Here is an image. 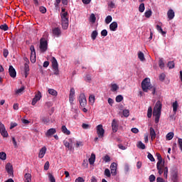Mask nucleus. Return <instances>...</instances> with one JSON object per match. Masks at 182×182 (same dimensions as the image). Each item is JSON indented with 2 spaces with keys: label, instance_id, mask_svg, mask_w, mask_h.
Instances as JSON below:
<instances>
[{
  "label": "nucleus",
  "instance_id": "412c9836",
  "mask_svg": "<svg viewBox=\"0 0 182 182\" xmlns=\"http://www.w3.org/2000/svg\"><path fill=\"white\" fill-rule=\"evenodd\" d=\"M109 29L112 32H115V31H117V22L113 21L110 25H109Z\"/></svg>",
  "mask_w": 182,
  "mask_h": 182
},
{
  "label": "nucleus",
  "instance_id": "f8f14e48",
  "mask_svg": "<svg viewBox=\"0 0 182 182\" xmlns=\"http://www.w3.org/2000/svg\"><path fill=\"white\" fill-rule=\"evenodd\" d=\"M112 129L114 133H116L119 130V121L113 119L112 122Z\"/></svg>",
  "mask_w": 182,
  "mask_h": 182
},
{
  "label": "nucleus",
  "instance_id": "f03ea898",
  "mask_svg": "<svg viewBox=\"0 0 182 182\" xmlns=\"http://www.w3.org/2000/svg\"><path fill=\"white\" fill-rule=\"evenodd\" d=\"M161 107H163L161 102L157 101L153 111V115L155 117V123H159L160 121V116H161Z\"/></svg>",
  "mask_w": 182,
  "mask_h": 182
},
{
  "label": "nucleus",
  "instance_id": "a878e982",
  "mask_svg": "<svg viewBox=\"0 0 182 182\" xmlns=\"http://www.w3.org/2000/svg\"><path fill=\"white\" fill-rule=\"evenodd\" d=\"M32 181V175L29 173L24 175V182H31Z\"/></svg>",
  "mask_w": 182,
  "mask_h": 182
},
{
  "label": "nucleus",
  "instance_id": "69168bd1",
  "mask_svg": "<svg viewBox=\"0 0 182 182\" xmlns=\"http://www.w3.org/2000/svg\"><path fill=\"white\" fill-rule=\"evenodd\" d=\"M102 36H107V30L104 29L101 31Z\"/></svg>",
  "mask_w": 182,
  "mask_h": 182
},
{
  "label": "nucleus",
  "instance_id": "a19ab883",
  "mask_svg": "<svg viewBox=\"0 0 182 182\" xmlns=\"http://www.w3.org/2000/svg\"><path fill=\"white\" fill-rule=\"evenodd\" d=\"M0 160H6V154L5 152H0Z\"/></svg>",
  "mask_w": 182,
  "mask_h": 182
},
{
  "label": "nucleus",
  "instance_id": "6e6d98bb",
  "mask_svg": "<svg viewBox=\"0 0 182 182\" xmlns=\"http://www.w3.org/2000/svg\"><path fill=\"white\" fill-rule=\"evenodd\" d=\"M0 29H1V31H8V25L6 24L1 25Z\"/></svg>",
  "mask_w": 182,
  "mask_h": 182
},
{
  "label": "nucleus",
  "instance_id": "864d4df0",
  "mask_svg": "<svg viewBox=\"0 0 182 182\" xmlns=\"http://www.w3.org/2000/svg\"><path fill=\"white\" fill-rule=\"evenodd\" d=\"M122 100H123V96H122V95H117V96L116 97V102H117V103H120V102H122Z\"/></svg>",
  "mask_w": 182,
  "mask_h": 182
},
{
  "label": "nucleus",
  "instance_id": "9d476101",
  "mask_svg": "<svg viewBox=\"0 0 182 182\" xmlns=\"http://www.w3.org/2000/svg\"><path fill=\"white\" fill-rule=\"evenodd\" d=\"M0 133L3 137H8L9 136L6 129H5V125L2 123H0Z\"/></svg>",
  "mask_w": 182,
  "mask_h": 182
},
{
  "label": "nucleus",
  "instance_id": "603ef678",
  "mask_svg": "<svg viewBox=\"0 0 182 182\" xmlns=\"http://www.w3.org/2000/svg\"><path fill=\"white\" fill-rule=\"evenodd\" d=\"M144 9H145V8H144V4L142 3V4H141L139 5V12L143 13V12H144Z\"/></svg>",
  "mask_w": 182,
  "mask_h": 182
},
{
  "label": "nucleus",
  "instance_id": "e2e57ef3",
  "mask_svg": "<svg viewBox=\"0 0 182 182\" xmlns=\"http://www.w3.org/2000/svg\"><path fill=\"white\" fill-rule=\"evenodd\" d=\"M75 182H85V179L82 177L79 176L75 179Z\"/></svg>",
  "mask_w": 182,
  "mask_h": 182
},
{
  "label": "nucleus",
  "instance_id": "a18cd8bd",
  "mask_svg": "<svg viewBox=\"0 0 182 182\" xmlns=\"http://www.w3.org/2000/svg\"><path fill=\"white\" fill-rule=\"evenodd\" d=\"M112 21H113V18H112V16H107L105 18V23H106L107 24L110 23V22H112Z\"/></svg>",
  "mask_w": 182,
  "mask_h": 182
},
{
  "label": "nucleus",
  "instance_id": "4d7b16f0",
  "mask_svg": "<svg viewBox=\"0 0 182 182\" xmlns=\"http://www.w3.org/2000/svg\"><path fill=\"white\" fill-rule=\"evenodd\" d=\"M156 182H168V181H167V179H164L161 177H158L156 178Z\"/></svg>",
  "mask_w": 182,
  "mask_h": 182
},
{
  "label": "nucleus",
  "instance_id": "ddd939ff",
  "mask_svg": "<svg viewBox=\"0 0 182 182\" xmlns=\"http://www.w3.org/2000/svg\"><path fill=\"white\" fill-rule=\"evenodd\" d=\"M6 170L9 176H14V168L12 167V164L10 163L7 164L6 165Z\"/></svg>",
  "mask_w": 182,
  "mask_h": 182
},
{
  "label": "nucleus",
  "instance_id": "b1692460",
  "mask_svg": "<svg viewBox=\"0 0 182 182\" xmlns=\"http://www.w3.org/2000/svg\"><path fill=\"white\" fill-rule=\"evenodd\" d=\"M88 161L91 166L95 164V161H96V155L95 154H92Z\"/></svg>",
  "mask_w": 182,
  "mask_h": 182
},
{
  "label": "nucleus",
  "instance_id": "052dcab7",
  "mask_svg": "<svg viewBox=\"0 0 182 182\" xmlns=\"http://www.w3.org/2000/svg\"><path fill=\"white\" fill-rule=\"evenodd\" d=\"M39 11L40 12H41V14H46V8H45L44 6H41L39 8Z\"/></svg>",
  "mask_w": 182,
  "mask_h": 182
},
{
  "label": "nucleus",
  "instance_id": "473e14b6",
  "mask_svg": "<svg viewBox=\"0 0 182 182\" xmlns=\"http://www.w3.org/2000/svg\"><path fill=\"white\" fill-rule=\"evenodd\" d=\"M48 93L51 95V96H58V92L52 88L48 89Z\"/></svg>",
  "mask_w": 182,
  "mask_h": 182
},
{
  "label": "nucleus",
  "instance_id": "58836bf2",
  "mask_svg": "<svg viewBox=\"0 0 182 182\" xmlns=\"http://www.w3.org/2000/svg\"><path fill=\"white\" fill-rule=\"evenodd\" d=\"M23 90H25V87L23 86L16 90V95H22V93H23Z\"/></svg>",
  "mask_w": 182,
  "mask_h": 182
},
{
  "label": "nucleus",
  "instance_id": "37998d69",
  "mask_svg": "<svg viewBox=\"0 0 182 182\" xmlns=\"http://www.w3.org/2000/svg\"><path fill=\"white\" fill-rule=\"evenodd\" d=\"M37 100L40 101L41 99L42 98V93H41L40 91H38L37 92V94L35 95V97H34Z\"/></svg>",
  "mask_w": 182,
  "mask_h": 182
},
{
  "label": "nucleus",
  "instance_id": "423d86ee",
  "mask_svg": "<svg viewBox=\"0 0 182 182\" xmlns=\"http://www.w3.org/2000/svg\"><path fill=\"white\" fill-rule=\"evenodd\" d=\"M40 50L41 52H46L48 50V41L43 38L40 40Z\"/></svg>",
  "mask_w": 182,
  "mask_h": 182
},
{
  "label": "nucleus",
  "instance_id": "2eb2a0df",
  "mask_svg": "<svg viewBox=\"0 0 182 182\" xmlns=\"http://www.w3.org/2000/svg\"><path fill=\"white\" fill-rule=\"evenodd\" d=\"M9 73L11 77H16V70L14 68V66L10 65L9 68Z\"/></svg>",
  "mask_w": 182,
  "mask_h": 182
},
{
  "label": "nucleus",
  "instance_id": "8fccbe9b",
  "mask_svg": "<svg viewBox=\"0 0 182 182\" xmlns=\"http://www.w3.org/2000/svg\"><path fill=\"white\" fill-rule=\"evenodd\" d=\"M151 14H153L152 11H151V10H148V11H146L144 13V16H145L146 18H150V16H151Z\"/></svg>",
  "mask_w": 182,
  "mask_h": 182
},
{
  "label": "nucleus",
  "instance_id": "0e129e2a",
  "mask_svg": "<svg viewBox=\"0 0 182 182\" xmlns=\"http://www.w3.org/2000/svg\"><path fill=\"white\" fill-rule=\"evenodd\" d=\"M164 79H166V74H164V73L161 74L159 75V80L163 82V80H164Z\"/></svg>",
  "mask_w": 182,
  "mask_h": 182
},
{
  "label": "nucleus",
  "instance_id": "c03bdc74",
  "mask_svg": "<svg viewBox=\"0 0 182 182\" xmlns=\"http://www.w3.org/2000/svg\"><path fill=\"white\" fill-rule=\"evenodd\" d=\"M95 95H90L89 102L90 103H91V105H93L95 103Z\"/></svg>",
  "mask_w": 182,
  "mask_h": 182
},
{
  "label": "nucleus",
  "instance_id": "4468645a",
  "mask_svg": "<svg viewBox=\"0 0 182 182\" xmlns=\"http://www.w3.org/2000/svg\"><path fill=\"white\" fill-rule=\"evenodd\" d=\"M149 134L151 136V141H153L156 139V136H157V134H156V131L154 130V128L152 127L149 128Z\"/></svg>",
  "mask_w": 182,
  "mask_h": 182
},
{
  "label": "nucleus",
  "instance_id": "72a5a7b5",
  "mask_svg": "<svg viewBox=\"0 0 182 182\" xmlns=\"http://www.w3.org/2000/svg\"><path fill=\"white\" fill-rule=\"evenodd\" d=\"M104 174H105V176H106V177H108L109 178H110V177H112V173L110 172V169H109V168H106L105 170Z\"/></svg>",
  "mask_w": 182,
  "mask_h": 182
},
{
  "label": "nucleus",
  "instance_id": "393cba45",
  "mask_svg": "<svg viewBox=\"0 0 182 182\" xmlns=\"http://www.w3.org/2000/svg\"><path fill=\"white\" fill-rule=\"evenodd\" d=\"M172 107H173V112L176 114L177 113V110H178V102L175 101L172 104Z\"/></svg>",
  "mask_w": 182,
  "mask_h": 182
},
{
  "label": "nucleus",
  "instance_id": "a211bd4d",
  "mask_svg": "<svg viewBox=\"0 0 182 182\" xmlns=\"http://www.w3.org/2000/svg\"><path fill=\"white\" fill-rule=\"evenodd\" d=\"M171 177L172 181L173 182L177 181L178 178V173L177 172V171H173L171 173Z\"/></svg>",
  "mask_w": 182,
  "mask_h": 182
},
{
  "label": "nucleus",
  "instance_id": "20e7f679",
  "mask_svg": "<svg viewBox=\"0 0 182 182\" xmlns=\"http://www.w3.org/2000/svg\"><path fill=\"white\" fill-rule=\"evenodd\" d=\"M51 63H52V67L54 70V75H59V65L58 64V60H56V58L55 57H53L51 58Z\"/></svg>",
  "mask_w": 182,
  "mask_h": 182
},
{
  "label": "nucleus",
  "instance_id": "7ed1b4c3",
  "mask_svg": "<svg viewBox=\"0 0 182 182\" xmlns=\"http://www.w3.org/2000/svg\"><path fill=\"white\" fill-rule=\"evenodd\" d=\"M141 87L144 92H149V90H151L152 89V95L156 94V88L151 85V82H150V78H145L141 82Z\"/></svg>",
  "mask_w": 182,
  "mask_h": 182
},
{
  "label": "nucleus",
  "instance_id": "680f3d73",
  "mask_svg": "<svg viewBox=\"0 0 182 182\" xmlns=\"http://www.w3.org/2000/svg\"><path fill=\"white\" fill-rule=\"evenodd\" d=\"M147 157L150 160V161H155L154 157L151 154L149 153Z\"/></svg>",
  "mask_w": 182,
  "mask_h": 182
},
{
  "label": "nucleus",
  "instance_id": "13d9d810",
  "mask_svg": "<svg viewBox=\"0 0 182 182\" xmlns=\"http://www.w3.org/2000/svg\"><path fill=\"white\" fill-rule=\"evenodd\" d=\"M69 97H75V88H71L70 89Z\"/></svg>",
  "mask_w": 182,
  "mask_h": 182
},
{
  "label": "nucleus",
  "instance_id": "bf43d9fd",
  "mask_svg": "<svg viewBox=\"0 0 182 182\" xmlns=\"http://www.w3.org/2000/svg\"><path fill=\"white\" fill-rule=\"evenodd\" d=\"M149 180L150 182L156 181V176L154 175H151L149 177Z\"/></svg>",
  "mask_w": 182,
  "mask_h": 182
},
{
  "label": "nucleus",
  "instance_id": "09e8293b",
  "mask_svg": "<svg viewBox=\"0 0 182 182\" xmlns=\"http://www.w3.org/2000/svg\"><path fill=\"white\" fill-rule=\"evenodd\" d=\"M82 146H83V141H77L75 143V147L79 149V147H82Z\"/></svg>",
  "mask_w": 182,
  "mask_h": 182
},
{
  "label": "nucleus",
  "instance_id": "de8ad7c7",
  "mask_svg": "<svg viewBox=\"0 0 182 182\" xmlns=\"http://www.w3.org/2000/svg\"><path fill=\"white\" fill-rule=\"evenodd\" d=\"M102 160L105 161V163H109V161H110V156H109V155H105L102 158Z\"/></svg>",
  "mask_w": 182,
  "mask_h": 182
},
{
  "label": "nucleus",
  "instance_id": "5fc2aeb1",
  "mask_svg": "<svg viewBox=\"0 0 182 182\" xmlns=\"http://www.w3.org/2000/svg\"><path fill=\"white\" fill-rule=\"evenodd\" d=\"M159 68H161V69L164 68V62L163 61V59L159 60Z\"/></svg>",
  "mask_w": 182,
  "mask_h": 182
},
{
  "label": "nucleus",
  "instance_id": "c756f323",
  "mask_svg": "<svg viewBox=\"0 0 182 182\" xmlns=\"http://www.w3.org/2000/svg\"><path fill=\"white\" fill-rule=\"evenodd\" d=\"M164 177L165 180H167V178H168V168L167 166L164 168Z\"/></svg>",
  "mask_w": 182,
  "mask_h": 182
},
{
  "label": "nucleus",
  "instance_id": "338daca9",
  "mask_svg": "<svg viewBox=\"0 0 182 182\" xmlns=\"http://www.w3.org/2000/svg\"><path fill=\"white\" fill-rule=\"evenodd\" d=\"M3 55L4 58H8V55H9V52L8 51V50L6 49L4 50Z\"/></svg>",
  "mask_w": 182,
  "mask_h": 182
},
{
  "label": "nucleus",
  "instance_id": "4c0bfd02",
  "mask_svg": "<svg viewBox=\"0 0 182 182\" xmlns=\"http://www.w3.org/2000/svg\"><path fill=\"white\" fill-rule=\"evenodd\" d=\"M156 30L159 33H161L162 35H166V32L163 31V28H161V26L156 25Z\"/></svg>",
  "mask_w": 182,
  "mask_h": 182
},
{
  "label": "nucleus",
  "instance_id": "c9c22d12",
  "mask_svg": "<svg viewBox=\"0 0 182 182\" xmlns=\"http://www.w3.org/2000/svg\"><path fill=\"white\" fill-rule=\"evenodd\" d=\"M136 146L138 149H141V150H144V149H146V145L141 141H139Z\"/></svg>",
  "mask_w": 182,
  "mask_h": 182
},
{
  "label": "nucleus",
  "instance_id": "39448f33",
  "mask_svg": "<svg viewBox=\"0 0 182 182\" xmlns=\"http://www.w3.org/2000/svg\"><path fill=\"white\" fill-rule=\"evenodd\" d=\"M78 101L80 103V107H86V105H87V100H86V96L81 93L78 97Z\"/></svg>",
  "mask_w": 182,
  "mask_h": 182
},
{
  "label": "nucleus",
  "instance_id": "6e6552de",
  "mask_svg": "<svg viewBox=\"0 0 182 182\" xmlns=\"http://www.w3.org/2000/svg\"><path fill=\"white\" fill-rule=\"evenodd\" d=\"M73 138H69L63 141V144L68 150H72V144H73Z\"/></svg>",
  "mask_w": 182,
  "mask_h": 182
},
{
  "label": "nucleus",
  "instance_id": "f257e3e1",
  "mask_svg": "<svg viewBox=\"0 0 182 182\" xmlns=\"http://www.w3.org/2000/svg\"><path fill=\"white\" fill-rule=\"evenodd\" d=\"M60 17L62 28L64 31H66L69 28V14L65 8L61 9Z\"/></svg>",
  "mask_w": 182,
  "mask_h": 182
},
{
  "label": "nucleus",
  "instance_id": "1a4fd4ad",
  "mask_svg": "<svg viewBox=\"0 0 182 182\" xmlns=\"http://www.w3.org/2000/svg\"><path fill=\"white\" fill-rule=\"evenodd\" d=\"M110 170H111V174L112 176H117V164L112 163L110 165Z\"/></svg>",
  "mask_w": 182,
  "mask_h": 182
},
{
  "label": "nucleus",
  "instance_id": "c85d7f7f",
  "mask_svg": "<svg viewBox=\"0 0 182 182\" xmlns=\"http://www.w3.org/2000/svg\"><path fill=\"white\" fill-rule=\"evenodd\" d=\"M138 58L141 62H144L146 60V58H144V53L141 51L138 52Z\"/></svg>",
  "mask_w": 182,
  "mask_h": 182
},
{
  "label": "nucleus",
  "instance_id": "3c124183",
  "mask_svg": "<svg viewBox=\"0 0 182 182\" xmlns=\"http://www.w3.org/2000/svg\"><path fill=\"white\" fill-rule=\"evenodd\" d=\"M129 115L130 112L128 109L123 110V116H124V117H129Z\"/></svg>",
  "mask_w": 182,
  "mask_h": 182
},
{
  "label": "nucleus",
  "instance_id": "2f4dec72",
  "mask_svg": "<svg viewBox=\"0 0 182 182\" xmlns=\"http://www.w3.org/2000/svg\"><path fill=\"white\" fill-rule=\"evenodd\" d=\"M97 35H99V33H97V31H93L91 33V39H92V41H95L96 38H97Z\"/></svg>",
  "mask_w": 182,
  "mask_h": 182
},
{
  "label": "nucleus",
  "instance_id": "79ce46f5",
  "mask_svg": "<svg viewBox=\"0 0 182 182\" xmlns=\"http://www.w3.org/2000/svg\"><path fill=\"white\" fill-rule=\"evenodd\" d=\"M168 69H174V61H169L167 64Z\"/></svg>",
  "mask_w": 182,
  "mask_h": 182
},
{
  "label": "nucleus",
  "instance_id": "0eeeda50",
  "mask_svg": "<svg viewBox=\"0 0 182 182\" xmlns=\"http://www.w3.org/2000/svg\"><path fill=\"white\" fill-rule=\"evenodd\" d=\"M97 134L100 139L105 137V129H103V125L99 124L97 127Z\"/></svg>",
  "mask_w": 182,
  "mask_h": 182
},
{
  "label": "nucleus",
  "instance_id": "f3484780",
  "mask_svg": "<svg viewBox=\"0 0 182 182\" xmlns=\"http://www.w3.org/2000/svg\"><path fill=\"white\" fill-rule=\"evenodd\" d=\"M56 133V129L50 128L46 132V137H50V136H53Z\"/></svg>",
  "mask_w": 182,
  "mask_h": 182
},
{
  "label": "nucleus",
  "instance_id": "6ab92c4d",
  "mask_svg": "<svg viewBox=\"0 0 182 182\" xmlns=\"http://www.w3.org/2000/svg\"><path fill=\"white\" fill-rule=\"evenodd\" d=\"M167 16L169 21L174 19V16H176L174 11H173V9H169L167 12Z\"/></svg>",
  "mask_w": 182,
  "mask_h": 182
},
{
  "label": "nucleus",
  "instance_id": "aec40b11",
  "mask_svg": "<svg viewBox=\"0 0 182 182\" xmlns=\"http://www.w3.org/2000/svg\"><path fill=\"white\" fill-rule=\"evenodd\" d=\"M41 119L44 124H49L50 123V118L48 115L42 117Z\"/></svg>",
  "mask_w": 182,
  "mask_h": 182
},
{
  "label": "nucleus",
  "instance_id": "4be33fe9",
  "mask_svg": "<svg viewBox=\"0 0 182 182\" xmlns=\"http://www.w3.org/2000/svg\"><path fill=\"white\" fill-rule=\"evenodd\" d=\"M156 168L158 170V173L159 176H161L164 173V166L163 164L161 165H156Z\"/></svg>",
  "mask_w": 182,
  "mask_h": 182
},
{
  "label": "nucleus",
  "instance_id": "dca6fc26",
  "mask_svg": "<svg viewBox=\"0 0 182 182\" xmlns=\"http://www.w3.org/2000/svg\"><path fill=\"white\" fill-rule=\"evenodd\" d=\"M46 150H48L46 149V146H43L41 149L40 151L38 153V157L39 159H43V157H45V154H46Z\"/></svg>",
  "mask_w": 182,
  "mask_h": 182
},
{
  "label": "nucleus",
  "instance_id": "774afa93",
  "mask_svg": "<svg viewBox=\"0 0 182 182\" xmlns=\"http://www.w3.org/2000/svg\"><path fill=\"white\" fill-rule=\"evenodd\" d=\"M44 170H49V161H46L44 164Z\"/></svg>",
  "mask_w": 182,
  "mask_h": 182
},
{
  "label": "nucleus",
  "instance_id": "7c9ffc66",
  "mask_svg": "<svg viewBox=\"0 0 182 182\" xmlns=\"http://www.w3.org/2000/svg\"><path fill=\"white\" fill-rule=\"evenodd\" d=\"M117 90H119V85L114 83L111 84V91L112 92H116Z\"/></svg>",
  "mask_w": 182,
  "mask_h": 182
},
{
  "label": "nucleus",
  "instance_id": "e433bc0d",
  "mask_svg": "<svg viewBox=\"0 0 182 182\" xmlns=\"http://www.w3.org/2000/svg\"><path fill=\"white\" fill-rule=\"evenodd\" d=\"M90 22H92V23L96 22V16H95V14H91L90 16Z\"/></svg>",
  "mask_w": 182,
  "mask_h": 182
},
{
  "label": "nucleus",
  "instance_id": "bb28decb",
  "mask_svg": "<svg viewBox=\"0 0 182 182\" xmlns=\"http://www.w3.org/2000/svg\"><path fill=\"white\" fill-rule=\"evenodd\" d=\"M24 73L25 77H28V75H29V65L28 63L24 64Z\"/></svg>",
  "mask_w": 182,
  "mask_h": 182
},
{
  "label": "nucleus",
  "instance_id": "49530a36",
  "mask_svg": "<svg viewBox=\"0 0 182 182\" xmlns=\"http://www.w3.org/2000/svg\"><path fill=\"white\" fill-rule=\"evenodd\" d=\"M48 178L50 182H56V179H55V176L52 173L48 174Z\"/></svg>",
  "mask_w": 182,
  "mask_h": 182
},
{
  "label": "nucleus",
  "instance_id": "5701e85b",
  "mask_svg": "<svg viewBox=\"0 0 182 182\" xmlns=\"http://www.w3.org/2000/svg\"><path fill=\"white\" fill-rule=\"evenodd\" d=\"M61 132L62 133H63V134H66V136L70 135V132L69 131V129H68V128L65 125H63L61 127Z\"/></svg>",
  "mask_w": 182,
  "mask_h": 182
},
{
  "label": "nucleus",
  "instance_id": "cd10ccee",
  "mask_svg": "<svg viewBox=\"0 0 182 182\" xmlns=\"http://www.w3.org/2000/svg\"><path fill=\"white\" fill-rule=\"evenodd\" d=\"M156 156L157 160H158L156 165L163 164V159L161 158V155L159 153H156Z\"/></svg>",
  "mask_w": 182,
  "mask_h": 182
},
{
  "label": "nucleus",
  "instance_id": "ea45409f",
  "mask_svg": "<svg viewBox=\"0 0 182 182\" xmlns=\"http://www.w3.org/2000/svg\"><path fill=\"white\" fill-rule=\"evenodd\" d=\"M166 140H171L173 137H174V133L169 132L166 134Z\"/></svg>",
  "mask_w": 182,
  "mask_h": 182
},
{
  "label": "nucleus",
  "instance_id": "f704fd0d",
  "mask_svg": "<svg viewBox=\"0 0 182 182\" xmlns=\"http://www.w3.org/2000/svg\"><path fill=\"white\" fill-rule=\"evenodd\" d=\"M152 114H153V109L151 108V107H149L147 110V117H149V119L151 118Z\"/></svg>",
  "mask_w": 182,
  "mask_h": 182
},
{
  "label": "nucleus",
  "instance_id": "9b49d317",
  "mask_svg": "<svg viewBox=\"0 0 182 182\" xmlns=\"http://www.w3.org/2000/svg\"><path fill=\"white\" fill-rule=\"evenodd\" d=\"M53 36H55L56 38H59L60 35H62V31L59 27H55L52 30Z\"/></svg>",
  "mask_w": 182,
  "mask_h": 182
}]
</instances>
